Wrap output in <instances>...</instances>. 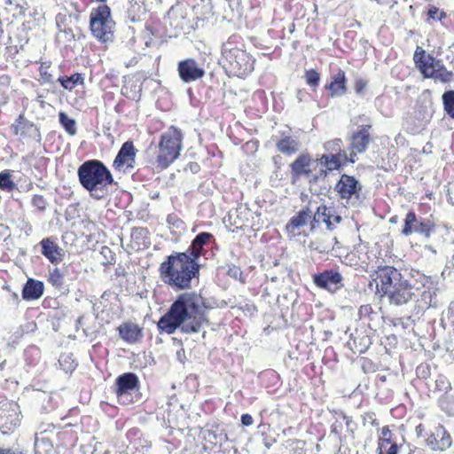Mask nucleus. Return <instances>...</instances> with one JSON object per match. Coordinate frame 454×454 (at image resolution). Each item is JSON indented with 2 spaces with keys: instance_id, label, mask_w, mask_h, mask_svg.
I'll return each instance as SVG.
<instances>
[{
  "instance_id": "1",
  "label": "nucleus",
  "mask_w": 454,
  "mask_h": 454,
  "mask_svg": "<svg viewBox=\"0 0 454 454\" xmlns=\"http://www.w3.org/2000/svg\"><path fill=\"white\" fill-rule=\"evenodd\" d=\"M233 307L231 300L204 297L202 292L184 293L179 294L168 310L157 322V329L160 334H173L176 330L182 333H199L203 325H209L207 310L216 308Z\"/></svg>"
},
{
  "instance_id": "2",
  "label": "nucleus",
  "mask_w": 454,
  "mask_h": 454,
  "mask_svg": "<svg viewBox=\"0 0 454 454\" xmlns=\"http://www.w3.org/2000/svg\"><path fill=\"white\" fill-rule=\"evenodd\" d=\"M201 266L198 254L173 252L160 264V272L165 284H190L199 280Z\"/></svg>"
},
{
  "instance_id": "3",
  "label": "nucleus",
  "mask_w": 454,
  "mask_h": 454,
  "mask_svg": "<svg viewBox=\"0 0 454 454\" xmlns=\"http://www.w3.org/2000/svg\"><path fill=\"white\" fill-rule=\"evenodd\" d=\"M77 177L81 186L96 200L104 198L103 190L114 183L109 168L96 159L82 162L77 168Z\"/></svg>"
},
{
  "instance_id": "4",
  "label": "nucleus",
  "mask_w": 454,
  "mask_h": 454,
  "mask_svg": "<svg viewBox=\"0 0 454 454\" xmlns=\"http://www.w3.org/2000/svg\"><path fill=\"white\" fill-rule=\"evenodd\" d=\"M242 46L241 37L237 35H231L222 45L220 63L229 75L244 77L254 70V59Z\"/></svg>"
},
{
  "instance_id": "5",
  "label": "nucleus",
  "mask_w": 454,
  "mask_h": 454,
  "mask_svg": "<svg viewBox=\"0 0 454 454\" xmlns=\"http://www.w3.org/2000/svg\"><path fill=\"white\" fill-rule=\"evenodd\" d=\"M183 138L182 131L174 126L161 134L154 153L157 168L165 169L179 157Z\"/></svg>"
},
{
  "instance_id": "6",
  "label": "nucleus",
  "mask_w": 454,
  "mask_h": 454,
  "mask_svg": "<svg viewBox=\"0 0 454 454\" xmlns=\"http://www.w3.org/2000/svg\"><path fill=\"white\" fill-rule=\"evenodd\" d=\"M446 231L447 228L445 226L437 225L429 218L418 217L414 212L410 211L405 215L403 228L401 232L404 236L417 233L427 240L434 238L437 244H442L444 242L443 232Z\"/></svg>"
},
{
  "instance_id": "7",
  "label": "nucleus",
  "mask_w": 454,
  "mask_h": 454,
  "mask_svg": "<svg viewBox=\"0 0 454 454\" xmlns=\"http://www.w3.org/2000/svg\"><path fill=\"white\" fill-rule=\"evenodd\" d=\"M114 20L111 19V11L108 5L101 4L91 11L90 15V27L92 35L101 42L113 39Z\"/></svg>"
},
{
  "instance_id": "8",
  "label": "nucleus",
  "mask_w": 454,
  "mask_h": 454,
  "mask_svg": "<svg viewBox=\"0 0 454 454\" xmlns=\"http://www.w3.org/2000/svg\"><path fill=\"white\" fill-rule=\"evenodd\" d=\"M361 191V183L348 174H342L334 186L339 200L347 207H357L362 203Z\"/></svg>"
},
{
  "instance_id": "9",
  "label": "nucleus",
  "mask_w": 454,
  "mask_h": 454,
  "mask_svg": "<svg viewBox=\"0 0 454 454\" xmlns=\"http://www.w3.org/2000/svg\"><path fill=\"white\" fill-rule=\"evenodd\" d=\"M434 113L432 94L429 90H425L420 94L416 102L414 115L406 119L407 125L412 124V127H408V129L412 133H417L423 129L430 121Z\"/></svg>"
},
{
  "instance_id": "10",
  "label": "nucleus",
  "mask_w": 454,
  "mask_h": 454,
  "mask_svg": "<svg viewBox=\"0 0 454 454\" xmlns=\"http://www.w3.org/2000/svg\"><path fill=\"white\" fill-rule=\"evenodd\" d=\"M139 379L134 372H124L114 381L115 394L121 403L132 402L131 395L139 389Z\"/></svg>"
},
{
  "instance_id": "11",
  "label": "nucleus",
  "mask_w": 454,
  "mask_h": 454,
  "mask_svg": "<svg viewBox=\"0 0 454 454\" xmlns=\"http://www.w3.org/2000/svg\"><path fill=\"white\" fill-rule=\"evenodd\" d=\"M376 294L387 296L391 304H405L417 296L412 291L414 286H375Z\"/></svg>"
},
{
  "instance_id": "12",
  "label": "nucleus",
  "mask_w": 454,
  "mask_h": 454,
  "mask_svg": "<svg viewBox=\"0 0 454 454\" xmlns=\"http://www.w3.org/2000/svg\"><path fill=\"white\" fill-rule=\"evenodd\" d=\"M137 150L132 141L123 143L113 162L117 171L130 172L135 168Z\"/></svg>"
},
{
  "instance_id": "13",
  "label": "nucleus",
  "mask_w": 454,
  "mask_h": 454,
  "mask_svg": "<svg viewBox=\"0 0 454 454\" xmlns=\"http://www.w3.org/2000/svg\"><path fill=\"white\" fill-rule=\"evenodd\" d=\"M342 221V217L336 213L333 207L320 205L310 221L311 229H316L321 223L326 225L327 230L333 231L336 225Z\"/></svg>"
},
{
  "instance_id": "14",
  "label": "nucleus",
  "mask_w": 454,
  "mask_h": 454,
  "mask_svg": "<svg viewBox=\"0 0 454 454\" xmlns=\"http://www.w3.org/2000/svg\"><path fill=\"white\" fill-rule=\"evenodd\" d=\"M177 72L179 78L184 82H191L204 77L205 69L199 66L194 59H186L177 64Z\"/></svg>"
},
{
  "instance_id": "15",
  "label": "nucleus",
  "mask_w": 454,
  "mask_h": 454,
  "mask_svg": "<svg viewBox=\"0 0 454 454\" xmlns=\"http://www.w3.org/2000/svg\"><path fill=\"white\" fill-rule=\"evenodd\" d=\"M414 61L424 76L433 75V74L445 68L442 60L429 54L426 55L424 50H421L420 52H418V50L416 51Z\"/></svg>"
},
{
  "instance_id": "16",
  "label": "nucleus",
  "mask_w": 454,
  "mask_h": 454,
  "mask_svg": "<svg viewBox=\"0 0 454 454\" xmlns=\"http://www.w3.org/2000/svg\"><path fill=\"white\" fill-rule=\"evenodd\" d=\"M20 411L16 403H5L0 407V427L7 431L13 430L20 425Z\"/></svg>"
},
{
  "instance_id": "17",
  "label": "nucleus",
  "mask_w": 454,
  "mask_h": 454,
  "mask_svg": "<svg viewBox=\"0 0 454 454\" xmlns=\"http://www.w3.org/2000/svg\"><path fill=\"white\" fill-rule=\"evenodd\" d=\"M56 239L54 237H47L39 242L41 254L52 264L59 263L65 256L64 250L59 246Z\"/></svg>"
},
{
  "instance_id": "18",
  "label": "nucleus",
  "mask_w": 454,
  "mask_h": 454,
  "mask_svg": "<svg viewBox=\"0 0 454 454\" xmlns=\"http://www.w3.org/2000/svg\"><path fill=\"white\" fill-rule=\"evenodd\" d=\"M311 162L312 159L309 153H301L290 164L292 184L298 182L303 176L306 177L310 176Z\"/></svg>"
},
{
  "instance_id": "19",
  "label": "nucleus",
  "mask_w": 454,
  "mask_h": 454,
  "mask_svg": "<svg viewBox=\"0 0 454 454\" xmlns=\"http://www.w3.org/2000/svg\"><path fill=\"white\" fill-rule=\"evenodd\" d=\"M371 125H362L360 129L355 131L350 137L349 149L359 153H364L371 141Z\"/></svg>"
},
{
  "instance_id": "20",
  "label": "nucleus",
  "mask_w": 454,
  "mask_h": 454,
  "mask_svg": "<svg viewBox=\"0 0 454 454\" xmlns=\"http://www.w3.org/2000/svg\"><path fill=\"white\" fill-rule=\"evenodd\" d=\"M166 27H169L176 33L182 30L186 25V14L182 5L176 4L172 6L165 18Z\"/></svg>"
},
{
  "instance_id": "21",
  "label": "nucleus",
  "mask_w": 454,
  "mask_h": 454,
  "mask_svg": "<svg viewBox=\"0 0 454 454\" xmlns=\"http://www.w3.org/2000/svg\"><path fill=\"white\" fill-rule=\"evenodd\" d=\"M325 89L330 92L331 98L342 97L347 92V78L345 72L339 69L332 75L331 82L325 84Z\"/></svg>"
},
{
  "instance_id": "22",
  "label": "nucleus",
  "mask_w": 454,
  "mask_h": 454,
  "mask_svg": "<svg viewBox=\"0 0 454 454\" xmlns=\"http://www.w3.org/2000/svg\"><path fill=\"white\" fill-rule=\"evenodd\" d=\"M117 331L121 340L129 344L138 342L143 337V331L137 324L125 322L118 326Z\"/></svg>"
},
{
  "instance_id": "23",
  "label": "nucleus",
  "mask_w": 454,
  "mask_h": 454,
  "mask_svg": "<svg viewBox=\"0 0 454 454\" xmlns=\"http://www.w3.org/2000/svg\"><path fill=\"white\" fill-rule=\"evenodd\" d=\"M317 165L325 167L329 171L340 169L343 165L348 163V157L342 158L333 154H323L317 160Z\"/></svg>"
},
{
  "instance_id": "24",
  "label": "nucleus",
  "mask_w": 454,
  "mask_h": 454,
  "mask_svg": "<svg viewBox=\"0 0 454 454\" xmlns=\"http://www.w3.org/2000/svg\"><path fill=\"white\" fill-rule=\"evenodd\" d=\"M212 239H214V236L211 233L200 232L193 239L186 252L198 254V259H200L201 255L205 253L204 246Z\"/></svg>"
},
{
  "instance_id": "25",
  "label": "nucleus",
  "mask_w": 454,
  "mask_h": 454,
  "mask_svg": "<svg viewBox=\"0 0 454 454\" xmlns=\"http://www.w3.org/2000/svg\"><path fill=\"white\" fill-rule=\"evenodd\" d=\"M341 274L335 269L325 270L313 275L314 284H340Z\"/></svg>"
},
{
  "instance_id": "26",
  "label": "nucleus",
  "mask_w": 454,
  "mask_h": 454,
  "mask_svg": "<svg viewBox=\"0 0 454 454\" xmlns=\"http://www.w3.org/2000/svg\"><path fill=\"white\" fill-rule=\"evenodd\" d=\"M276 147L278 152L289 156L299 151L300 144L296 138L286 136L277 142Z\"/></svg>"
},
{
  "instance_id": "27",
  "label": "nucleus",
  "mask_w": 454,
  "mask_h": 454,
  "mask_svg": "<svg viewBox=\"0 0 454 454\" xmlns=\"http://www.w3.org/2000/svg\"><path fill=\"white\" fill-rule=\"evenodd\" d=\"M15 133L21 137L28 136L38 143H40L42 139L41 133L37 126L27 121H20V125L15 127Z\"/></svg>"
},
{
  "instance_id": "28",
  "label": "nucleus",
  "mask_w": 454,
  "mask_h": 454,
  "mask_svg": "<svg viewBox=\"0 0 454 454\" xmlns=\"http://www.w3.org/2000/svg\"><path fill=\"white\" fill-rule=\"evenodd\" d=\"M355 353L364 354L365 353L371 345L372 344L371 337L364 332H356V335L352 339Z\"/></svg>"
},
{
  "instance_id": "29",
  "label": "nucleus",
  "mask_w": 454,
  "mask_h": 454,
  "mask_svg": "<svg viewBox=\"0 0 454 454\" xmlns=\"http://www.w3.org/2000/svg\"><path fill=\"white\" fill-rule=\"evenodd\" d=\"M58 82L65 90H72L77 85H83L84 75L80 73L73 74L70 76L63 75L58 78Z\"/></svg>"
},
{
  "instance_id": "30",
  "label": "nucleus",
  "mask_w": 454,
  "mask_h": 454,
  "mask_svg": "<svg viewBox=\"0 0 454 454\" xmlns=\"http://www.w3.org/2000/svg\"><path fill=\"white\" fill-rule=\"evenodd\" d=\"M311 218L310 210L306 207L299 211L295 215L292 216L287 224V228L291 226L293 229H298L305 225L309 219Z\"/></svg>"
},
{
  "instance_id": "31",
  "label": "nucleus",
  "mask_w": 454,
  "mask_h": 454,
  "mask_svg": "<svg viewBox=\"0 0 454 454\" xmlns=\"http://www.w3.org/2000/svg\"><path fill=\"white\" fill-rule=\"evenodd\" d=\"M43 291L44 286H23L21 296L25 301H34L39 299Z\"/></svg>"
},
{
  "instance_id": "32",
  "label": "nucleus",
  "mask_w": 454,
  "mask_h": 454,
  "mask_svg": "<svg viewBox=\"0 0 454 454\" xmlns=\"http://www.w3.org/2000/svg\"><path fill=\"white\" fill-rule=\"evenodd\" d=\"M136 266L132 264L122 266L119 264L115 269V275L117 277L125 278V281L129 284H136L137 279L134 276Z\"/></svg>"
},
{
  "instance_id": "33",
  "label": "nucleus",
  "mask_w": 454,
  "mask_h": 454,
  "mask_svg": "<svg viewBox=\"0 0 454 454\" xmlns=\"http://www.w3.org/2000/svg\"><path fill=\"white\" fill-rule=\"evenodd\" d=\"M342 140L336 138L332 141H328L325 144L324 147L325 150V154H333L337 156H341L342 158L348 157L346 151L341 149Z\"/></svg>"
},
{
  "instance_id": "34",
  "label": "nucleus",
  "mask_w": 454,
  "mask_h": 454,
  "mask_svg": "<svg viewBox=\"0 0 454 454\" xmlns=\"http://www.w3.org/2000/svg\"><path fill=\"white\" fill-rule=\"evenodd\" d=\"M59 121L69 136H74L76 134V121L74 119L70 118L65 112H59Z\"/></svg>"
},
{
  "instance_id": "35",
  "label": "nucleus",
  "mask_w": 454,
  "mask_h": 454,
  "mask_svg": "<svg viewBox=\"0 0 454 454\" xmlns=\"http://www.w3.org/2000/svg\"><path fill=\"white\" fill-rule=\"evenodd\" d=\"M167 223L174 234L179 235L186 230L185 223L175 214L168 215Z\"/></svg>"
},
{
  "instance_id": "36",
  "label": "nucleus",
  "mask_w": 454,
  "mask_h": 454,
  "mask_svg": "<svg viewBox=\"0 0 454 454\" xmlns=\"http://www.w3.org/2000/svg\"><path fill=\"white\" fill-rule=\"evenodd\" d=\"M59 364L61 369L67 373L73 372L77 367V363L75 362L72 353L61 354L59 358Z\"/></svg>"
},
{
  "instance_id": "37",
  "label": "nucleus",
  "mask_w": 454,
  "mask_h": 454,
  "mask_svg": "<svg viewBox=\"0 0 454 454\" xmlns=\"http://www.w3.org/2000/svg\"><path fill=\"white\" fill-rule=\"evenodd\" d=\"M17 187L14 181L12 179V174L9 169L0 172V190L11 192Z\"/></svg>"
},
{
  "instance_id": "38",
  "label": "nucleus",
  "mask_w": 454,
  "mask_h": 454,
  "mask_svg": "<svg viewBox=\"0 0 454 454\" xmlns=\"http://www.w3.org/2000/svg\"><path fill=\"white\" fill-rule=\"evenodd\" d=\"M439 407L448 416L454 417V396L444 394L438 400Z\"/></svg>"
},
{
  "instance_id": "39",
  "label": "nucleus",
  "mask_w": 454,
  "mask_h": 454,
  "mask_svg": "<svg viewBox=\"0 0 454 454\" xmlns=\"http://www.w3.org/2000/svg\"><path fill=\"white\" fill-rule=\"evenodd\" d=\"M443 108L446 114L452 119H454V90H447L442 96Z\"/></svg>"
},
{
  "instance_id": "40",
  "label": "nucleus",
  "mask_w": 454,
  "mask_h": 454,
  "mask_svg": "<svg viewBox=\"0 0 454 454\" xmlns=\"http://www.w3.org/2000/svg\"><path fill=\"white\" fill-rule=\"evenodd\" d=\"M53 445L51 442L45 437L41 439L36 438L35 441V454H51Z\"/></svg>"
},
{
  "instance_id": "41",
  "label": "nucleus",
  "mask_w": 454,
  "mask_h": 454,
  "mask_svg": "<svg viewBox=\"0 0 454 454\" xmlns=\"http://www.w3.org/2000/svg\"><path fill=\"white\" fill-rule=\"evenodd\" d=\"M399 276L400 273L393 267H387L380 273L381 284L386 285L394 284V281H395Z\"/></svg>"
},
{
  "instance_id": "42",
  "label": "nucleus",
  "mask_w": 454,
  "mask_h": 454,
  "mask_svg": "<svg viewBox=\"0 0 454 454\" xmlns=\"http://www.w3.org/2000/svg\"><path fill=\"white\" fill-rule=\"evenodd\" d=\"M418 307L424 309L430 306H436L434 301L433 294L430 290H423L420 292V298L417 300Z\"/></svg>"
},
{
  "instance_id": "43",
  "label": "nucleus",
  "mask_w": 454,
  "mask_h": 454,
  "mask_svg": "<svg viewBox=\"0 0 454 454\" xmlns=\"http://www.w3.org/2000/svg\"><path fill=\"white\" fill-rule=\"evenodd\" d=\"M436 432H437V436H439L440 434H442V436L439 439V445H440L439 448L441 449V450L449 449L451 446V442H452L450 434L447 432V430L442 425L438 426V427L436 428Z\"/></svg>"
},
{
  "instance_id": "44",
  "label": "nucleus",
  "mask_w": 454,
  "mask_h": 454,
  "mask_svg": "<svg viewBox=\"0 0 454 454\" xmlns=\"http://www.w3.org/2000/svg\"><path fill=\"white\" fill-rule=\"evenodd\" d=\"M450 389L451 386L449 380L443 375H439L434 380V392H443L447 394Z\"/></svg>"
},
{
  "instance_id": "45",
  "label": "nucleus",
  "mask_w": 454,
  "mask_h": 454,
  "mask_svg": "<svg viewBox=\"0 0 454 454\" xmlns=\"http://www.w3.org/2000/svg\"><path fill=\"white\" fill-rule=\"evenodd\" d=\"M453 73L450 71H448L446 68L442 69L441 71H438L433 75H427V78H433L435 81H440L443 83L450 82L452 79Z\"/></svg>"
},
{
  "instance_id": "46",
  "label": "nucleus",
  "mask_w": 454,
  "mask_h": 454,
  "mask_svg": "<svg viewBox=\"0 0 454 454\" xmlns=\"http://www.w3.org/2000/svg\"><path fill=\"white\" fill-rule=\"evenodd\" d=\"M305 80L309 86L317 87L320 81V74L314 69L307 70L305 73Z\"/></svg>"
},
{
  "instance_id": "47",
  "label": "nucleus",
  "mask_w": 454,
  "mask_h": 454,
  "mask_svg": "<svg viewBox=\"0 0 454 454\" xmlns=\"http://www.w3.org/2000/svg\"><path fill=\"white\" fill-rule=\"evenodd\" d=\"M31 204L39 211H44L47 207V201L43 195L35 194L33 196Z\"/></svg>"
},
{
  "instance_id": "48",
  "label": "nucleus",
  "mask_w": 454,
  "mask_h": 454,
  "mask_svg": "<svg viewBox=\"0 0 454 454\" xmlns=\"http://www.w3.org/2000/svg\"><path fill=\"white\" fill-rule=\"evenodd\" d=\"M64 277V271L61 269L54 268L49 270V278L48 280L51 284H58V282L61 281Z\"/></svg>"
},
{
  "instance_id": "49",
  "label": "nucleus",
  "mask_w": 454,
  "mask_h": 454,
  "mask_svg": "<svg viewBox=\"0 0 454 454\" xmlns=\"http://www.w3.org/2000/svg\"><path fill=\"white\" fill-rule=\"evenodd\" d=\"M327 169L320 168L318 172L312 174L310 173V176H309V184H316L320 180H325L327 176Z\"/></svg>"
},
{
  "instance_id": "50",
  "label": "nucleus",
  "mask_w": 454,
  "mask_h": 454,
  "mask_svg": "<svg viewBox=\"0 0 454 454\" xmlns=\"http://www.w3.org/2000/svg\"><path fill=\"white\" fill-rule=\"evenodd\" d=\"M11 82V79L8 75H1L0 76V97L5 100L6 99V92L9 89Z\"/></svg>"
},
{
  "instance_id": "51",
  "label": "nucleus",
  "mask_w": 454,
  "mask_h": 454,
  "mask_svg": "<svg viewBox=\"0 0 454 454\" xmlns=\"http://www.w3.org/2000/svg\"><path fill=\"white\" fill-rule=\"evenodd\" d=\"M380 441L381 442V446L379 447L377 450L379 451V454H383L381 447L384 446V443L388 444L391 442V431L388 429V427H384L382 428V437L380 439Z\"/></svg>"
},
{
  "instance_id": "52",
  "label": "nucleus",
  "mask_w": 454,
  "mask_h": 454,
  "mask_svg": "<svg viewBox=\"0 0 454 454\" xmlns=\"http://www.w3.org/2000/svg\"><path fill=\"white\" fill-rule=\"evenodd\" d=\"M427 15L429 19L436 20H442L446 17V14L444 12H440L439 9L435 6H430Z\"/></svg>"
},
{
  "instance_id": "53",
  "label": "nucleus",
  "mask_w": 454,
  "mask_h": 454,
  "mask_svg": "<svg viewBox=\"0 0 454 454\" xmlns=\"http://www.w3.org/2000/svg\"><path fill=\"white\" fill-rule=\"evenodd\" d=\"M427 445L433 450H441L439 445V440H437L436 435L434 434H431L427 439H426Z\"/></svg>"
},
{
  "instance_id": "54",
  "label": "nucleus",
  "mask_w": 454,
  "mask_h": 454,
  "mask_svg": "<svg viewBox=\"0 0 454 454\" xmlns=\"http://www.w3.org/2000/svg\"><path fill=\"white\" fill-rule=\"evenodd\" d=\"M367 86V81L363 78H357L355 82V91L358 95L364 94V90Z\"/></svg>"
},
{
  "instance_id": "55",
  "label": "nucleus",
  "mask_w": 454,
  "mask_h": 454,
  "mask_svg": "<svg viewBox=\"0 0 454 454\" xmlns=\"http://www.w3.org/2000/svg\"><path fill=\"white\" fill-rule=\"evenodd\" d=\"M416 372L419 378L426 379L430 374V367L427 364H426V365L421 364L417 367Z\"/></svg>"
},
{
  "instance_id": "56",
  "label": "nucleus",
  "mask_w": 454,
  "mask_h": 454,
  "mask_svg": "<svg viewBox=\"0 0 454 454\" xmlns=\"http://www.w3.org/2000/svg\"><path fill=\"white\" fill-rule=\"evenodd\" d=\"M227 274L230 277L233 278L235 280H238V279H240L242 272L239 267L234 266V267L229 269Z\"/></svg>"
},
{
  "instance_id": "57",
  "label": "nucleus",
  "mask_w": 454,
  "mask_h": 454,
  "mask_svg": "<svg viewBox=\"0 0 454 454\" xmlns=\"http://www.w3.org/2000/svg\"><path fill=\"white\" fill-rule=\"evenodd\" d=\"M341 417L346 421V427H347L348 431L354 433V430L356 427L355 422L349 417H348L346 414H344L342 412H341Z\"/></svg>"
},
{
  "instance_id": "58",
  "label": "nucleus",
  "mask_w": 454,
  "mask_h": 454,
  "mask_svg": "<svg viewBox=\"0 0 454 454\" xmlns=\"http://www.w3.org/2000/svg\"><path fill=\"white\" fill-rule=\"evenodd\" d=\"M240 421L243 426L249 427L254 423V419L250 414L245 413L241 415Z\"/></svg>"
},
{
  "instance_id": "59",
  "label": "nucleus",
  "mask_w": 454,
  "mask_h": 454,
  "mask_svg": "<svg viewBox=\"0 0 454 454\" xmlns=\"http://www.w3.org/2000/svg\"><path fill=\"white\" fill-rule=\"evenodd\" d=\"M447 197L448 201L454 205V182L450 183L448 185Z\"/></svg>"
},
{
  "instance_id": "60",
  "label": "nucleus",
  "mask_w": 454,
  "mask_h": 454,
  "mask_svg": "<svg viewBox=\"0 0 454 454\" xmlns=\"http://www.w3.org/2000/svg\"><path fill=\"white\" fill-rule=\"evenodd\" d=\"M375 417V414L374 413H366L364 416V424L365 425V423L367 421H369L372 426L375 427V426H378L379 425V422L377 421V419L374 418Z\"/></svg>"
},
{
  "instance_id": "61",
  "label": "nucleus",
  "mask_w": 454,
  "mask_h": 454,
  "mask_svg": "<svg viewBox=\"0 0 454 454\" xmlns=\"http://www.w3.org/2000/svg\"><path fill=\"white\" fill-rule=\"evenodd\" d=\"M372 313V309L370 305H363L359 309L360 317L370 316Z\"/></svg>"
},
{
  "instance_id": "62",
  "label": "nucleus",
  "mask_w": 454,
  "mask_h": 454,
  "mask_svg": "<svg viewBox=\"0 0 454 454\" xmlns=\"http://www.w3.org/2000/svg\"><path fill=\"white\" fill-rule=\"evenodd\" d=\"M59 32L65 35L67 41L74 40V34L71 28L60 29Z\"/></svg>"
},
{
  "instance_id": "63",
  "label": "nucleus",
  "mask_w": 454,
  "mask_h": 454,
  "mask_svg": "<svg viewBox=\"0 0 454 454\" xmlns=\"http://www.w3.org/2000/svg\"><path fill=\"white\" fill-rule=\"evenodd\" d=\"M0 454H24L22 450L19 449H10V448H0Z\"/></svg>"
},
{
  "instance_id": "64",
  "label": "nucleus",
  "mask_w": 454,
  "mask_h": 454,
  "mask_svg": "<svg viewBox=\"0 0 454 454\" xmlns=\"http://www.w3.org/2000/svg\"><path fill=\"white\" fill-rule=\"evenodd\" d=\"M21 229L24 231L27 236H29L33 231L32 225L27 222L23 223V227Z\"/></svg>"
}]
</instances>
